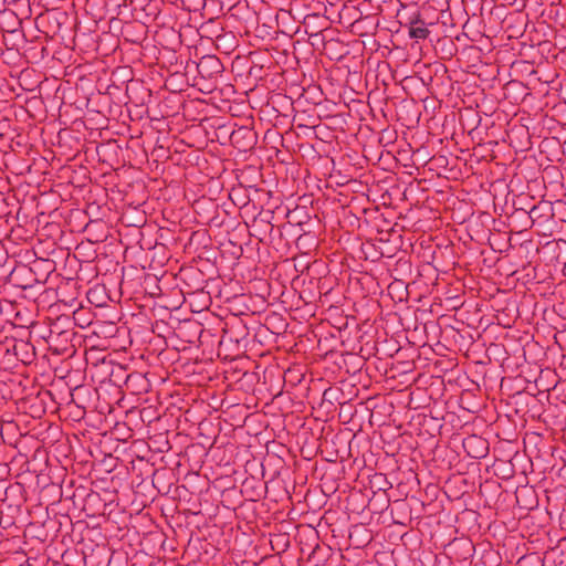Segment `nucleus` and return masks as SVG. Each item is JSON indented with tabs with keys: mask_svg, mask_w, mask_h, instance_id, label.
Wrapping results in <instances>:
<instances>
[{
	"mask_svg": "<svg viewBox=\"0 0 566 566\" xmlns=\"http://www.w3.org/2000/svg\"><path fill=\"white\" fill-rule=\"evenodd\" d=\"M429 34V30L422 24H418V21L412 22L409 28V35L413 39H426Z\"/></svg>",
	"mask_w": 566,
	"mask_h": 566,
	"instance_id": "obj_1",
	"label": "nucleus"
}]
</instances>
